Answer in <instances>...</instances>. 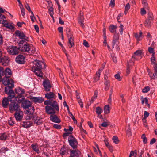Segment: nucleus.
<instances>
[{
  "label": "nucleus",
  "mask_w": 157,
  "mask_h": 157,
  "mask_svg": "<svg viewBox=\"0 0 157 157\" xmlns=\"http://www.w3.org/2000/svg\"><path fill=\"white\" fill-rule=\"evenodd\" d=\"M45 64L42 62L37 60L35 61L34 65L32 67V70L35 74L39 77L43 78V73L41 70L45 69Z\"/></svg>",
  "instance_id": "nucleus-1"
},
{
  "label": "nucleus",
  "mask_w": 157,
  "mask_h": 157,
  "mask_svg": "<svg viewBox=\"0 0 157 157\" xmlns=\"http://www.w3.org/2000/svg\"><path fill=\"white\" fill-rule=\"evenodd\" d=\"M18 49L21 52H27L30 54L34 53L36 51L35 48L31 44L27 42L24 45L18 47Z\"/></svg>",
  "instance_id": "nucleus-2"
},
{
  "label": "nucleus",
  "mask_w": 157,
  "mask_h": 157,
  "mask_svg": "<svg viewBox=\"0 0 157 157\" xmlns=\"http://www.w3.org/2000/svg\"><path fill=\"white\" fill-rule=\"evenodd\" d=\"M2 83L5 86H7L5 88V91L7 92V90L11 89L14 87L13 80L10 77H4L2 80Z\"/></svg>",
  "instance_id": "nucleus-3"
},
{
  "label": "nucleus",
  "mask_w": 157,
  "mask_h": 157,
  "mask_svg": "<svg viewBox=\"0 0 157 157\" xmlns=\"http://www.w3.org/2000/svg\"><path fill=\"white\" fill-rule=\"evenodd\" d=\"M20 103L18 101V99L16 98L12 99V100H10V103L9 105V110L11 112L13 111H18L20 110V106L19 104Z\"/></svg>",
  "instance_id": "nucleus-4"
},
{
  "label": "nucleus",
  "mask_w": 157,
  "mask_h": 157,
  "mask_svg": "<svg viewBox=\"0 0 157 157\" xmlns=\"http://www.w3.org/2000/svg\"><path fill=\"white\" fill-rule=\"evenodd\" d=\"M15 93L17 95L16 96L15 98L18 99V101L19 103H21L24 100L25 98L22 96V95L25 93L24 90L20 87L15 89Z\"/></svg>",
  "instance_id": "nucleus-5"
},
{
  "label": "nucleus",
  "mask_w": 157,
  "mask_h": 157,
  "mask_svg": "<svg viewBox=\"0 0 157 157\" xmlns=\"http://www.w3.org/2000/svg\"><path fill=\"white\" fill-rule=\"evenodd\" d=\"M44 104L45 105H48L54 108L56 111H59V105L57 102L56 101L53 100H46L44 101Z\"/></svg>",
  "instance_id": "nucleus-6"
},
{
  "label": "nucleus",
  "mask_w": 157,
  "mask_h": 157,
  "mask_svg": "<svg viewBox=\"0 0 157 157\" xmlns=\"http://www.w3.org/2000/svg\"><path fill=\"white\" fill-rule=\"evenodd\" d=\"M68 141L69 145L73 149L76 148L77 147L78 142L76 139L72 135H70L68 139Z\"/></svg>",
  "instance_id": "nucleus-7"
},
{
  "label": "nucleus",
  "mask_w": 157,
  "mask_h": 157,
  "mask_svg": "<svg viewBox=\"0 0 157 157\" xmlns=\"http://www.w3.org/2000/svg\"><path fill=\"white\" fill-rule=\"evenodd\" d=\"M154 17L151 12H149L148 13V17L144 23L145 26L147 27H150L153 21Z\"/></svg>",
  "instance_id": "nucleus-8"
},
{
  "label": "nucleus",
  "mask_w": 157,
  "mask_h": 157,
  "mask_svg": "<svg viewBox=\"0 0 157 157\" xmlns=\"http://www.w3.org/2000/svg\"><path fill=\"white\" fill-rule=\"evenodd\" d=\"M13 98H14L13 95H9L7 98H4L2 102L3 107L4 108H7V106L9 105V102H10V100H12Z\"/></svg>",
  "instance_id": "nucleus-9"
},
{
  "label": "nucleus",
  "mask_w": 157,
  "mask_h": 157,
  "mask_svg": "<svg viewBox=\"0 0 157 157\" xmlns=\"http://www.w3.org/2000/svg\"><path fill=\"white\" fill-rule=\"evenodd\" d=\"M18 48L13 46H10L7 49L8 52L11 55H16L18 54Z\"/></svg>",
  "instance_id": "nucleus-10"
},
{
  "label": "nucleus",
  "mask_w": 157,
  "mask_h": 157,
  "mask_svg": "<svg viewBox=\"0 0 157 157\" xmlns=\"http://www.w3.org/2000/svg\"><path fill=\"white\" fill-rule=\"evenodd\" d=\"M15 33L19 39L25 40L26 41H29V38L25 36L23 32L17 30L15 31Z\"/></svg>",
  "instance_id": "nucleus-11"
},
{
  "label": "nucleus",
  "mask_w": 157,
  "mask_h": 157,
  "mask_svg": "<svg viewBox=\"0 0 157 157\" xmlns=\"http://www.w3.org/2000/svg\"><path fill=\"white\" fill-rule=\"evenodd\" d=\"M23 113L21 110L16 112L14 114V117L17 121H20L23 117Z\"/></svg>",
  "instance_id": "nucleus-12"
},
{
  "label": "nucleus",
  "mask_w": 157,
  "mask_h": 157,
  "mask_svg": "<svg viewBox=\"0 0 157 157\" xmlns=\"http://www.w3.org/2000/svg\"><path fill=\"white\" fill-rule=\"evenodd\" d=\"M10 60L9 57L5 56H3L0 58V63H1L2 65L6 66L8 65Z\"/></svg>",
  "instance_id": "nucleus-13"
},
{
  "label": "nucleus",
  "mask_w": 157,
  "mask_h": 157,
  "mask_svg": "<svg viewBox=\"0 0 157 157\" xmlns=\"http://www.w3.org/2000/svg\"><path fill=\"white\" fill-rule=\"evenodd\" d=\"M43 85L45 90L46 91H49L51 87L50 82L49 80L45 79L43 82Z\"/></svg>",
  "instance_id": "nucleus-14"
},
{
  "label": "nucleus",
  "mask_w": 157,
  "mask_h": 157,
  "mask_svg": "<svg viewBox=\"0 0 157 157\" xmlns=\"http://www.w3.org/2000/svg\"><path fill=\"white\" fill-rule=\"evenodd\" d=\"M45 110L46 113L48 114L53 115L56 113V110L48 105L45 106Z\"/></svg>",
  "instance_id": "nucleus-15"
},
{
  "label": "nucleus",
  "mask_w": 157,
  "mask_h": 157,
  "mask_svg": "<svg viewBox=\"0 0 157 157\" xmlns=\"http://www.w3.org/2000/svg\"><path fill=\"white\" fill-rule=\"evenodd\" d=\"M30 99L35 103H41L44 101V98L42 97H32L30 98Z\"/></svg>",
  "instance_id": "nucleus-16"
},
{
  "label": "nucleus",
  "mask_w": 157,
  "mask_h": 157,
  "mask_svg": "<svg viewBox=\"0 0 157 157\" xmlns=\"http://www.w3.org/2000/svg\"><path fill=\"white\" fill-rule=\"evenodd\" d=\"M24 56L21 55H18L16 58V61L18 64H23L25 62Z\"/></svg>",
  "instance_id": "nucleus-17"
},
{
  "label": "nucleus",
  "mask_w": 157,
  "mask_h": 157,
  "mask_svg": "<svg viewBox=\"0 0 157 157\" xmlns=\"http://www.w3.org/2000/svg\"><path fill=\"white\" fill-rule=\"evenodd\" d=\"M81 152L78 149L71 150L70 155L71 157H79Z\"/></svg>",
  "instance_id": "nucleus-18"
},
{
  "label": "nucleus",
  "mask_w": 157,
  "mask_h": 157,
  "mask_svg": "<svg viewBox=\"0 0 157 157\" xmlns=\"http://www.w3.org/2000/svg\"><path fill=\"white\" fill-rule=\"evenodd\" d=\"M142 53V52L140 50H138L134 52L135 55L132 57L131 61H133L134 59L137 60L138 56L140 57V59H141L142 58V56H141Z\"/></svg>",
  "instance_id": "nucleus-19"
},
{
  "label": "nucleus",
  "mask_w": 157,
  "mask_h": 157,
  "mask_svg": "<svg viewBox=\"0 0 157 157\" xmlns=\"http://www.w3.org/2000/svg\"><path fill=\"white\" fill-rule=\"evenodd\" d=\"M22 102L21 106L25 109H27V108L30 107V106L32 105L30 101L26 100H23Z\"/></svg>",
  "instance_id": "nucleus-20"
},
{
  "label": "nucleus",
  "mask_w": 157,
  "mask_h": 157,
  "mask_svg": "<svg viewBox=\"0 0 157 157\" xmlns=\"http://www.w3.org/2000/svg\"><path fill=\"white\" fill-rule=\"evenodd\" d=\"M50 118L51 121L54 122L59 123L61 122L60 119L58 117L57 115L55 114L50 115Z\"/></svg>",
  "instance_id": "nucleus-21"
},
{
  "label": "nucleus",
  "mask_w": 157,
  "mask_h": 157,
  "mask_svg": "<svg viewBox=\"0 0 157 157\" xmlns=\"http://www.w3.org/2000/svg\"><path fill=\"white\" fill-rule=\"evenodd\" d=\"M134 36L138 42L142 40V33L140 31L139 33H134Z\"/></svg>",
  "instance_id": "nucleus-22"
},
{
  "label": "nucleus",
  "mask_w": 157,
  "mask_h": 157,
  "mask_svg": "<svg viewBox=\"0 0 157 157\" xmlns=\"http://www.w3.org/2000/svg\"><path fill=\"white\" fill-rule=\"evenodd\" d=\"M119 39V33H115L113 36V40L112 48H114L116 42H117Z\"/></svg>",
  "instance_id": "nucleus-23"
},
{
  "label": "nucleus",
  "mask_w": 157,
  "mask_h": 157,
  "mask_svg": "<svg viewBox=\"0 0 157 157\" xmlns=\"http://www.w3.org/2000/svg\"><path fill=\"white\" fill-rule=\"evenodd\" d=\"M25 109L26 110V113L29 115L33 114L35 111L34 107L32 105H31L30 106V107L27 108V109Z\"/></svg>",
  "instance_id": "nucleus-24"
},
{
  "label": "nucleus",
  "mask_w": 157,
  "mask_h": 157,
  "mask_svg": "<svg viewBox=\"0 0 157 157\" xmlns=\"http://www.w3.org/2000/svg\"><path fill=\"white\" fill-rule=\"evenodd\" d=\"M55 94L52 92H50L49 93H47L45 94V97L48 99H50L51 98H54Z\"/></svg>",
  "instance_id": "nucleus-25"
},
{
  "label": "nucleus",
  "mask_w": 157,
  "mask_h": 157,
  "mask_svg": "<svg viewBox=\"0 0 157 157\" xmlns=\"http://www.w3.org/2000/svg\"><path fill=\"white\" fill-rule=\"evenodd\" d=\"M21 124L23 127L26 128H28L31 126V123L29 122L22 121L21 123Z\"/></svg>",
  "instance_id": "nucleus-26"
},
{
  "label": "nucleus",
  "mask_w": 157,
  "mask_h": 157,
  "mask_svg": "<svg viewBox=\"0 0 157 157\" xmlns=\"http://www.w3.org/2000/svg\"><path fill=\"white\" fill-rule=\"evenodd\" d=\"M4 73L5 75V77H10L12 73L10 69L7 68L6 69Z\"/></svg>",
  "instance_id": "nucleus-27"
},
{
  "label": "nucleus",
  "mask_w": 157,
  "mask_h": 157,
  "mask_svg": "<svg viewBox=\"0 0 157 157\" xmlns=\"http://www.w3.org/2000/svg\"><path fill=\"white\" fill-rule=\"evenodd\" d=\"M34 122L37 125H40L42 124L43 122L40 119V117H36V118H34Z\"/></svg>",
  "instance_id": "nucleus-28"
},
{
  "label": "nucleus",
  "mask_w": 157,
  "mask_h": 157,
  "mask_svg": "<svg viewBox=\"0 0 157 157\" xmlns=\"http://www.w3.org/2000/svg\"><path fill=\"white\" fill-rule=\"evenodd\" d=\"M8 136V135L6 133L0 134V139L1 140H5Z\"/></svg>",
  "instance_id": "nucleus-29"
},
{
  "label": "nucleus",
  "mask_w": 157,
  "mask_h": 157,
  "mask_svg": "<svg viewBox=\"0 0 157 157\" xmlns=\"http://www.w3.org/2000/svg\"><path fill=\"white\" fill-rule=\"evenodd\" d=\"M31 147L32 149L37 153H40V151L39 150L38 146L37 145L32 144L31 145Z\"/></svg>",
  "instance_id": "nucleus-30"
},
{
  "label": "nucleus",
  "mask_w": 157,
  "mask_h": 157,
  "mask_svg": "<svg viewBox=\"0 0 157 157\" xmlns=\"http://www.w3.org/2000/svg\"><path fill=\"white\" fill-rule=\"evenodd\" d=\"M68 43L70 44V46L69 47L70 48L74 46V40L73 37L68 38Z\"/></svg>",
  "instance_id": "nucleus-31"
},
{
  "label": "nucleus",
  "mask_w": 157,
  "mask_h": 157,
  "mask_svg": "<svg viewBox=\"0 0 157 157\" xmlns=\"http://www.w3.org/2000/svg\"><path fill=\"white\" fill-rule=\"evenodd\" d=\"M66 32L67 34V36L68 38L73 37V34L70 31V30L69 28H67L66 29Z\"/></svg>",
  "instance_id": "nucleus-32"
},
{
  "label": "nucleus",
  "mask_w": 157,
  "mask_h": 157,
  "mask_svg": "<svg viewBox=\"0 0 157 157\" xmlns=\"http://www.w3.org/2000/svg\"><path fill=\"white\" fill-rule=\"evenodd\" d=\"M5 92L6 94H9V95H13L14 98H15L16 96L15 95H14V91L13 90L8 89L7 90V92H6L5 91Z\"/></svg>",
  "instance_id": "nucleus-33"
},
{
  "label": "nucleus",
  "mask_w": 157,
  "mask_h": 157,
  "mask_svg": "<svg viewBox=\"0 0 157 157\" xmlns=\"http://www.w3.org/2000/svg\"><path fill=\"white\" fill-rule=\"evenodd\" d=\"M104 84L105 85V90L106 91L108 90L110 86L109 81V80H107L106 81H105L104 83Z\"/></svg>",
  "instance_id": "nucleus-34"
},
{
  "label": "nucleus",
  "mask_w": 157,
  "mask_h": 157,
  "mask_svg": "<svg viewBox=\"0 0 157 157\" xmlns=\"http://www.w3.org/2000/svg\"><path fill=\"white\" fill-rule=\"evenodd\" d=\"M116 28V27L114 26V25H111L109 28V30L111 33H114L116 31L115 29Z\"/></svg>",
  "instance_id": "nucleus-35"
},
{
  "label": "nucleus",
  "mask_w": 157,
  "mask_h": 157,
  "mask_svg": "<svg viewBox=\"0 0 157 157\" xmlns=\"http://www.w3.org/2000/svg\"><path fill=\"white\" fill-rule=\"evenodd\" d=\"M102 111L101 108L100 107H97L96 108V112L98 115H100Z\"/></svg>",
  "instance_id": "nucleus-36"
},
{
  "label": "nucleus",
  "mask_w": 157,
  "mask_h": 157,
  "mask_svg": "<svg viewBox=\"0 0 157 157\" xmlns=\"http://www.w3.org/2000/svg\"><path fill=\"white\" fill-rule=\"evenodd\" d=\"M141 138L142 139L143 142L144 144H146L147 143V139L146 137L145 134H143L141 136Z\"/></svg>",
  "instance_id": "nucleus-37"
},
{
  "label": "nucleus",
  "mask_w": 157,
  "mask_h": 157,
  "mask_svg": "<svg viewBox=\"0 0 157 157\" xmlns=\"http://www.w3.org/2000/svg\"><path fill=\"white\" fill-rule=\"evenodd\" d=\"M149 115V113L146 111H145L144 113V117L143 119V121H146V118L148 117Z\"/></svg>",
  "instance_id": "nucleus-38"
},
{
  "label": "nucleus",
  "mask_w": 157,
  "mask_h": 157,
  "mask_svg": "<svg viewBox=\"0 0 157 157\" xmlns=\"http://www.w3.org/2000/svg\"><path fill=\"white\" fill-rule=\"evenodd\" d=\"M109 107L108 105H106L104 107V112L106 114H108L109 113L110 110Z\"/></svg>",
  "instance_id": "nucleus-39"
},
{
  "label": "nucleus",
  "mask_w": 157,
  "mask_h": 157,
  "mask_svg": "<svg viewBox=\"0 0 157 157\" xmlns=\"http://www.w3.org/2000/svg\"><path fill=\"white\" fill-rule=\"evenodd\" d=\"M100 74V72H97L96 76L94 77V82H96L99 80Z\"/></svg>",
  "instance_id": "nucleus-40"
},
{
  "label": "nucleus",
  "mask_w": 157,
  "mask_h": 157,
  "mask_svg": "<svg viewBox=\"0 0 157 157\" xmlns=\"http://www.w3.org/2000/svg\"><path fill=\"white\" fill-rule=\"evenodd\" d=\"M152 56L151 58V61L152 64H155V55L154 56L152 55Z\"/></svg>",
  "instance_id": "nucleus-41"
},
{
  "label": "nucleus",
  "mask_w": 157,
  "mask_h": 157,
  "mask_svg": "<svg viewBox=\"0 0 157 157\" xmlns=\"http://www.w3.org/2000/svg\"><path fill=\"white\" fill-rule=\"evenodd\" d=\"M14 121L13 119L12 118L10 117L8 120L9 125L13 126L14 124Z\"/></svg>",
  "instance_id": "nucleus-42"
},
{
  "label": "nucleus",
  "mask_w": 157,
  "mask_h": 157,
  "mask_svg": "<svg viewBox=\"0 0 157 157\" xmlns=\"http://www.w3.org/2000/svg\"><path fill=\"white\" fill-rule=\"evenodd\" d=\"M112 140L115 144H117L119 143V140L118 138L116 136H113V137Z\"/></svg>",
  "instance_id": "nucleus-43"
},
{
  "label": "nucleus",
  "mask_w": 157,
  "mask_h": 157,
  "mask_svg": "<svg viewBox=\"0 0 157 157\" xmlns=\"http://www.w3.org/2000/svg\"><path fill=\"white\" fill-rule=\"evenodd\" d=\"M148 51L150 53L152 54V55L154 56L155 55L154 49L151 47H149L148 48Z\"/></svg>",
  "instance_id": "nucleus-44"
},
{
  "label": "nucleus",
  "mask_w": 157,
  "mask_h": 157,
  "mask_svg": "<svg viewBox=\"0 0 157 157\" xmlns=\"http://www.w3.org/2000/svg\"><path fill=\"white\" fill-rule=\"evenodd\" d=\"M150 90V87L149 86H146L142 90V92L144 93H146L149 91Z\"/></svg>",
  "instance_id": "nucleus-45"
},
{
  "label": "nucleus",
  "mask_w": 157,
  "mask_h": 157,
  "mask_svg": "<svg viewBox=\"0 0 157 157\" xmlns=\"http://www.w3.org/2000/svg\"><path fill=\"white\" fill-rule=\"evenodd\" d=\"M8 150V148L7 147H2L0 149V153H5L6 151Z\"/></svg>",
  "instance_id": "nucleus-46"
},
{
  "label": "nucleus",
  "mask_w": 157,
  "mask_h": 157,
  "mask_svg": "<svg viewBox=\"0 0 157 157\" xmlns=\"http://www.w3.org/2000/svg\"><path fill=\"white\" fill-rule=\"evenodd\" d=\"M27 41H26L25 40H23L20 41L18 44L19 45L18 47H21V45H22V46L24 45V44H25V42L26 43Z\"/></svg>",
  "instance_id": "nucleus-47"
},
{
  "label": "nucleus",
  "mask_w": 157,
  "mask_h": 157,
  "mask_svg": "<svg viewBox=\"0 0 157 157\" xmlns=\"http://www.w3.org/2000/svg\"><path fill=\"white\" fill-rule=\"evenodd\" d=\"M60 154L62 155H63L66 153L65 148H62L60 150Z\"/></svg>",
  "instance_id": "nucleus-48"
},
{
  "label": "nucleus",
  "mask_w": 157,
  "mask_h": 157,
  "mask_svg": "<svg viewBox=\"0 0 157 157\" xmlns=\"http://www.w3.org/2000/svg\"><path fill=\"white\" fill-rule=\"evenodd\" d=\"M20 8L21 10V13L23 16H24L25 15V10L24 8H23V6L22 7L20 6Z\"/></svg>",
  "instance_id": "nucleus-49"
},
{
  "label": "nucleus",
  "mask_w": 157,
  "mask_h": 157,
  "mask_svg": "<svg viewBox=\"0 0 157 157\" xmlns=\"http://www.w3.org/2000/svg\"><path fill=\"white\" fill-rule=\"evenodd\" d=\"M119 27V32H120V34L121 35H122L123 34V26L121 24Z\"/></svg>",
  "instance_id": "nucleus-50"
},
{
  "label": "nucleus",
  "mask_w": 157,
  "mask_h": 157,
  "mask_svg": "<svg viewBox=\"0 0 157 157\" xmlns=\"http://www.w3.org/2000/svg\"><path fill=\"white\" fill-rule=\"evenodd\" d=\"M151 78L154 79H157V71H155V73L153 74Z\"/></svg>",
  "instance_id": "nucleus-51"
},
{
  "label": "nucleus",
  "mask_w": 157,
  "mask_h": 157,
  "mask_svg": "<svg viewBox=\"0 0 157 157\" xmlns=\"http://www.w3.org/2000/svg\"><path fill=\"white\" fill-rule=\"evenodd\" d=\"M114 77L116 79L118 80V81H120L121 80V78L120 77V75L118 74L115 75Z\"/></svg>",
  "instance_id": "nucleus-52"
},
{
  "label": "nucleus",
  "mask_w": 157,
  "mask_h": 157,
  "mask_svg": "<svg viewBox=\"0 0 157 157\" xmlns=\"http://www.w3.org/2000/svg\"><path fill=\"white\" fill-rule=\"evenodd\" d=\"M25 8L28 10L29 12L31 13L32 11H31L30 7L28 4H26L25 5Z\"/></svg>",
  "instance_id": "nucleus-53"
},
{
  "label": "nucleus",
  "mask_w": 157,
  "mask_h": 157,
  "mask_svg": "<svg viewBox=\"0 0 157 157\" xmlns=\"http://www.w3.org/2000/svg\"><path fill=\"white\" fill-rule=\"evenodd\" d=\"M109 6L112 7H113L115 6V0H111Z\"/></svg>",
  "instance_id": "nucleus-54"
},
{
  "label": "nucleus",
  "mask_w": 157,
  "mask_h": 157,
  "mask_svg": "<svg viewBox=\"0 0 157 157\" xmlns=\"http://www.w3.org/2000/svg\"><path fill=\"white\" fill-rule=\"evenodd\" d=\"M130 5L129 3H127L125 6V10L128 11L130 8Z\"/></svg>",
  "instance_id": "nucleus-55"
},
{
  "label": "nucleus",
  "mask_w": 157,
  "mask_h": 157,
  "mask_svg": "<svg viewBox=\"0 0 157 157\" xmlns=\"http://www.w3.org/2000/svg\"><path fill=\"white\" fill-rule=\"evenodd\" d=\"M6 17L5 16L0 13V22H1L3 20V21L5 20Z\"/></svg>",
  "instance_id": "nucleus-56"
},
{
  "label": "nucleus",
  "mask_w": 157,
  "mask_h": 157,
  "mask_svg": "<svg viewBox=\"0 0 157 157\" xmlns=\"http://www.w3.org/2000/svg\"><path fill=\"white\" fill-rule=\"evenodd\" d=\"M32 14V15H31L30 17V18L32 21L33 22H34V19L35 18L34 15L33 14V12L31 13Z\"/></svg>",
  "instance_id": "nucleus-57"
},
{
  "label": "nucleus",
  "mask_w": 157,
  "mask_h": 157,
  "mask_svg": "<svg viewBox=\"0 0 157 157\" xmlns=\"http://www.w3.org/2000/svg\"><path fill=\"white\" fill-rule=\"evenodd\" d=\"M53 127L57 129H60L61 128V126L58 124H55L53 125Z\"/></svg>",
  "instance_id": "nucleus-58"
},
{
  "label": "nucleus",
  "mask_w": 157,
  "mask_h": 157,
  "mask_svg": "<svg viewBox=\"0 0 157 157\" xmlns=\"http://www.w3.org/2000/svg\"><path fill=\"white\" fill-rule=\"evenodd\" d=\"M6 26L11 30L13 29L14 28V27L11 25H8V24H6Z\"/></svg>",
  "instance_id": "nucleus-59"
},
{
  "label": "nucleus",
  "mask_w": 157,
  "mask_h": 157,
  "mask_svg": "<svg viewBox=\"0 0 157 157\" xmlns=\"http://www.w3.org/2000/svg\"><path fill=\"white\" fill-rule=\"evenodd\" d=\"M71 134V133L70 132L65 133L63 134V137L64 138H65L66 137L68 136H69V135Z\"/></svg>",
  "instance_id": "nucleus-60"
},
{
  "label": "nucleus",
  "mask_w": 157,
  "mask_h": 157,
  "mask_svg": "<svg viewBox=\"0 0 157 157\" xmlns=\"http://www.w3.org/2000/svg\"><path fill=\"white\" fill-rule=\"evenodd\" d=\"M84 18L83 16H79L78 17V22H83Z\"/></svg>",
  "instance_id": "nucleus-61"
},
{
  "label": "nucleus",
  "mask_w": 157,
  "mask_h": 157,
  "mask_svg": "<svg viewBox=\"0 0 157 157\" xmlns=\"http://www.w3.org/2000/svg\"><path fill=\"white\" fill-rule=\"evenodd\" d=\"M146 12L144 8H142L141 9V14L142 15H144L146 14Z\"/></svg>",
  "instance_id": "nucleus-62"
},
{
  "label": "nucleus",
  "mask_w": 157,
  "mask_h": 157,
  "mask_svg": "<svg viewBox=\"0 0 157 157\" xmlns=\"http://www.w3.org/2000/svg\"><path fill=\"white\" fill-rule=\"evenodd\" d=\"M142 4L143 5L144 8H145L146 9H148V4L147 2H143L142 3Z\"/></svg>",
  "instance_id": "nucleus-63"
},
{
  "label": "nucleus",
  "mask_w": 157,
  "mask_h": 157,
  "mask_svg": "<svg viewBox=\"0 0 157 157\" xmlns=\"http://www.w3.org/2000/svg\"><path fill=\"white\" fill-rule=\"evenodd\" d=\"M109 125V124H108L107 122H103L101 124V126L104 127H106Z\"/></svg>",
  "instance_id": "nucleus-64"
}]
</instances>
